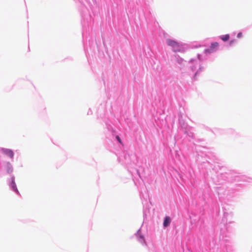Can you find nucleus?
Here are the masks:
<instances>
[{"label":"nucleus","instance_id":"nucleus-1","mask_svg":"<svg viewBox=\"0 0 252 252\" xmlns=\"http://www.w3.org/2000/svg\"><path fill=\"white\" fill-rule=\"evenodd\" d=\"M167 45L171 47L174 52H182L184 51L183 46L177 41L168 39L166 40Z\"/></svg>","mask_w":252,"mask_h":252},{"label":"nucleus","instance_id":"nucleus-2","mask_svg":"<svg viewBox=\"0 0 252 252\" xmlns=\"http://www.w3.org/2000/svg\"><path fill=\"white\" fill-rule=\"evenodd\" d=\"M219 47V44L217 42L212 43L210 46L209 48L205 50V52L207 53H211L216 51Z\"/></svg>","mask_w":252,"mask_h":252},{"label":"nucleus","instance_id":"nucleus-3","mask_svg":"<svg viewBox=\"0 0 252 252\" xmlns=\"http://www.w3.org/2000/svg\"><path fill=\"white\" fill-rule=\"evenodd\" d=\"M1 151L3 154H4L6 156L8 157L11 158H12L14 157V152L11 149L7 148H2L1 149Z\"/></svg>","mask_w":252,"mask_h":252},{"label":"nucleus","instance_id":"nucleus-4","mask_svg":"<svg viewBox=\"0 0 252 252\" xmlns=\"http://www.w3.org/2000/svg\"><path fill=\"white\" fill-rule=\"evenodd\" d=\"M10 186L11 187V188L13 189V190H14L15 192H17L18 191L16 187V184L14 182V178L13 177H12L10 179Z\"/></svg>","mask_w":252,"mask_h":252},{"label":"nucleus","instance_id":"nucleus-5","mask_svg":"<svg viewBox=\"0 0 252 252\" xmlns=\"http://www.w3.org/2000/svg\"><path fill=\"white\" fill-rule=\"evenodd\" d=\"M171 222V219L169 217L167 216L164 218V220L163 221V226L164 227H166L168 226Z\"/></svg>","mask_w":252,"mask_h":252},{"label":"nucleus","instance_id":"nucleus-6","mask_svg":"<svg viewBox=\"0 0 252 252\" xmlns=\"http://www.w3.org/2000/svg\"><path fill=\"white\" fill-rule=\"evenodd\" d=\"M220 38L224 41H227L229 39V35L228 34H225L220 37Z\"/></svg>","mask_w":252,"mask_h":252},{"label":"nucleus","instance_id":"nucleus-7","mask_svg":"<svg viewBox=\"0 0 252 252\" xmlns=\"http://www.w3.org/2000/svg\"><path fill=\"white\" fill-rule=\"evenodd\" d=\"M116 139H117V140L119 141V142L121 144H123V143L120 138V137L119 136H116Z\"/></svg>","mask_w":252,"mask_h":252},{"label":"nucleus","instance_id":"nucleus-8","mask_svg":"<svg viewBox=\"0 0 252 252\" xmlns=\"http://www.w3.org/2000/svg\"><path fill=\"white\" fill-rule=\"evenodd\" d=\"M242 33L241 32H239V33H238V34H237V37H238V38H240V37H242Z\"/></svg>","mask_w":252,"mask_h":252},{"label":"nucleus","instance_id":"nucleus-9","mask_svg":"<svg viewBox=\"0 0 252 252\" xmlns=\"http://www.w3.org/2000/svg\"><path fill=\"white\" fill-rule=\"evenodd\" d=\"M233 42V40L231 41L230 42V45H232Z\"/></svg>","mask_w":252,"mask_h":252}]
</instances>
